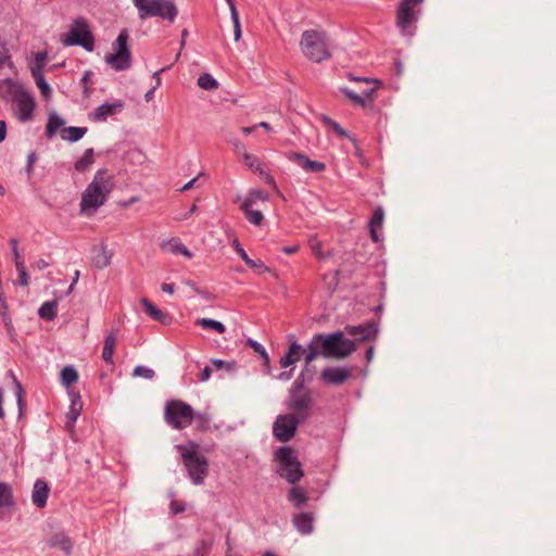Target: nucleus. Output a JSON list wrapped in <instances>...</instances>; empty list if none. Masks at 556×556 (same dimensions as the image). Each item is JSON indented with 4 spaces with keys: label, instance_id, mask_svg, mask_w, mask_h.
Returning a JSON list of instances; mask_svg holds the SVG:
<instances>
[{
    "label": "nucleus",
    "instance_id": "nucleus-1",
    "mask_svg": "<svg viewBox=\"0 0 556 556\" xmlns=\"http://www.w3.org/2000/svg\"><path fill=\"white\" fill-rule=\"evenodd\" d=\"M355 350V343L346 339L344 332L337 331L329 334H315L307 344V354L301 377L304 378L311 371L309 366L318 356L342 359L350 356Z\"/></svg>",
    "mask_w": 556,
    "mask_h": 556
},
{
    "label": "nucleus",
    "instance_id": "nucleus-2",
    "mask_svg": "<svg viewBox=\"0 0 556 556\" xmlns=\"http://www.w3.org/2000/svg\"><path fill=\"white\" fill-rule=\"evenodd\" d=\"M0 94L13 104V112L20 122H28L33 118L35 101L33 96L20 84L4 79L0 81Z\"/></svg>",
    "mask_w": 556,
    "mask_h": 556
},
{
    "label": "nucleus",
    "instance_id": "nucleus-3",
    "mask_svg": "<svg viewBox=\"0 0 556 556\" xmlns=\"http://www.w3.org/2000/svg\"><path fill=\"white\" fill-rule=\"evenodd\" d=\"M112 188L110 176H94L81 194L80 213L86 216L93 215L105 203Z\"/></svg>",
    "mask_w": 556,
    "mask_h": 556
},
{
    "label": "nucleus",
    "instance_id": "nucleus-4",
    "mask_svg": "<svg viewBox=\"0 0 556 556\" xmlns=\"http://www.w3.org/2000/svg\"><path fill=\"white\" fill-rule=\"evenodd\" d=\"M302 53L313 62H323L330 58V40L324 30L303 31L300 40Z\"/></svg>",
    "mask_w": 556,
    "mask_h": 556
},
{
    "label": "nucleus",
    "instance_id": "nucleus-5",
    "mask_svg": "<svg viewBox=\"0 0 556 556\" xmlns=\"http://www.w3.org/2000/svg\"><path fill=\"white\" fill-rule=\"evenodd\" d=\"M198 447L195 443L177 446L192 483L201 485L208 475V463L206 457L199 453Z\"/></svg>",
    "mask_w": 556,
    "mask_h": 556
},
{
    "label": "nucleus",
    "instance_id": "nucleus-6",
    "mask_svg": "<svg viewBox=\"0 0 556 556\" xmlns=\"http://www.w3.org/2000/svg\"><path fill=\"white\" fill-rule=\"evenodd\" d=\"M140 20L160 17L173 23L178 10L172 0H132Z\"/></svg>",
    "mask_w": 556,
    "mask_h": 556
},
{
    "label": "nucleus",
    "instance_id": "nucleus-7",
    "mask_svg": "<svg viewBox=\"0 0 556 556\" xmlns=\"http://www.w3.org/2000/svg\"><path fill=\"white\" fill-rule=\"evenodd\" d=\"M278 460V473L288 482L294 484L303 477L301 463L298 459L295 451L291 447H280L276 452Z\"/></svg>",
    "mask_w": 556,
    "mask_h": 556
},
{
    "label": "nucleus",
    "instance_id": "nucleus-8",
    "mask_svg": "<svg viewBox=\"0 0 556 556\" xmlns=\"http://www.w3.org/2000/svg\"><path fill=\"white\" fill-rule=\"evenodd\" d=\"M129 35L123 29L112 45V52L104 58L105 62L115 71L128 70L131 65V52L128 48Z\"/></svg>",
    "mask_w": 556,
    "mask_h": 556
},
{
    "label": "nucleus",
    "instance_id": "nucleus-9",
    "mask_svg": "<svg viewBox=\"0 0 556 556\" xmlns=\"http://www.w3.org/2000/svg\"><path fill=\"white\" fill-rule=\"evenodd\" d=\"M193 415V408L180 400H172L166 403L164 417L166 422L175 429L180 430L190 426Z\"/></svg>",
    "mask_w": 556,
    "mask_h": 556
},
{
    "label": "nucleus",
    "instance_id": "nucleus-10",
    "mask_svg": "<svg viewBox=\"0 0 556 556\" xmlns=\"http://www.w3.org/2000/svg\"><path fill=\"white\" fill-rule=\"evenodd\" d=\"M61 41L64 46H81L88 51L94 47L93 36L84 20H76L72 23L67 34L62 35Z\"/></svg>",
    "mask_w": 556,
    "mask_h": 556
},
{
    "label": "nucleus",
    "instance_id": "nucleus-11",
    "mask_svg": "<svg viewBox=\"0 0 556 556\" xmlns=\"http://www.w3.org/2000/svg\"><path fill=\"white\" fill-rule=\"evenodd\" d=\"M424 0H402L396 10V26L403 35L413 34V25L418 20L419 7Z\"/></svg>",
    "mask_w": 556,
    "mask_h": 556
},
{
    "label": "nucleus",
    "instance_id": "nucleus-12",
    "mask_svg": "<svg viewBox=\"0 0 556 556\" xmlns=\"http://www.w3.org/2000/svg\"><path fill=\"white\" fill-rule=\"evenodd\" d=\"M299 424L293 415H280L274 424V434L280 442H287L293 438Z\"/></svg>",
    "mask_w": 556,
    "mask_h": 556
},
{
    "label": "nucleus",
    "instance_id": "nucleus-13",
    "mask_svg": "<svg viewBox=\"0 0 556 556\" xmlns=\"http://www.w3.org/2000/svg\"><path fill=\"white\" fill-rule=\"evenodd\" d=\"M312 399L308 393H293L290 401V409L292 410L293 418L302 422L308 417Z\"/></svg>",
    "mask_w": 556,
    "mask_h": 556
},
{
    "label": "nucleus",
    "instance_id": "nucleus-14",
    "mask_svg": "<svg viewBox=\"0 0 556 556\" xmlns=\"http://www.w3.org/2000/svg\"><path fill=\"white\" fill-rule=\"evenodd\" d=\"M236 150L242 155V162L249 170L257 174H266L268 170L266 164L262 162L257 156L247 153L243 144H237Z\"/></svg>",
    "mask_w": 556,
    "mask_h": 556
},
{
    "label": "nucleus",
    "instance_id": "nucleus-15",
    "mask_svg": "<svg viewBox=\"0 0 556 556\" xmlns=\"http://www.w3.org/2000/svg\"><path fill=\"white\" fill-rule=\"evenodd\" d=\"M365 83L369 84L368 79H364ZM370 84H374V87L364 89L362 91V94H357L356 92L344 89V94L355 104L365 106L367 102L372 101V94L376 91V89L380 86V83L378 80H372Z\"/></svg>",
    "mask_w": 556,
    "mask_h": 556
},
{
    "label": "nucleus",
    "instance_id": "nucleus-16",
    "mask_svg": "<svg viewBox=\"0 0 556 556\" xmlns=\"http://www.w3.org/2000/svg\"><path fill=\"white\" fill-rule=\"evenodd\" d=\"M351 376L350 370L340 368V367H331L326 368L320 374V379L328 384H342L344 381L349 379Z\"/></svg>",
    "mask_w": 556,
    "mask_h": 556
},
{
    "label": "nucleus",
    "instance_id": "nucleus-17",
    "mask_svg": "<svg viewBox=\"0 0 556 556\" xmlns=\"http://www.w3.org/2000/svg\"><path fill=\"white\" fill-rule=\"evenodd\" d=\"M307 348L304 349L296 341L290 343L288 352L280 358V366L287 368L301 359L303 355L306 356Z\"/></svg>",
    "mask_w": 556,
    "mask_h": 556
},
{
    "label": "nucleus",
    "instance_id": "nucleus-18",
    "mask_svg": "<svg viewBox=\"0 0 556 556\" xmlns=\"http://www.w3.org/2000/svg\"><path fill=\"white\" fill-rule=\"evenodd\" d=\"M123 108L124 103L121 100H117L114 103H104L97 108L92 113V119L94 122H105L108 117L119 113Z\"/></svg>",
    "mask_w": 556,
    "mask_h": 556
},
{
    "label": "nucleus",
    "instance_id": "nucleus-19",
    "mask_svg": "<svg viewBox=\"0 0 556 556\" xmlns=\"http://www.w3.org/2000/svg\"><path fill=\"white\" fill-rule=\"evenodd\" d=\"M49 493L50 489L47 482L42 480H37L34 484V490L31 494L33 503L39 508L45 507Z\"/></svg>",
    "mask_w": 556,
    "mask_h": 556
},
{
    "label": "nucleus",
    "instance_id": "nucleus-20",
    "mask_svg": "<svg viewBox=\"0 0 556 556\" xmlns=\"http://www.w3.org/2000/svg\"><path fill=\"white\" fill-rule=\"evenodd\" d=\"M345 333L357 338L359 341H366L375 336L376 329L371 324L348 326L345 327Z\"/></svg>",
    "mask_w": 556,
    "mask_h": 556
},
{
    "label": "nucleus",
    "instance_id": "nucleus-21",
    "mask_svg": "<svg viewBox=\"0 0 556 556\" xmlns=\"http://www.w3.org/2000/svg\"><path fill=\"white\" fill-rule=\"evenodd\" d=\"M255 204H251V200H243L240 210L244 213L245 218L253 225L260 226L264 216L260 210L254 208Z\"/></svg>",
    "mask_w": 556,
    "mask_h": 556
},
{
    "label": "nucleus",
    "instance_id": "nucleus-22",
    "mask_svg": "<svg viewBox=\"0 0 556 556\" xmlns=\"http://www.w3.org/2000/svg\"><path fill=\"white\" fill-rule=\"evenodd\" d=\"M291 160L306 172H324L326 166L321 162L311 161L305 155L295 153Z\"/></svg>",
    "mask_w": 556,
    "mask_h": 556
},
{
    "label": "nucleus",
    "instance_id": "nucleus-23",
    "mask_svg": "<svg viewBox=\"0 0 556 556\" xmlns=\"http://www.w3.org/2000/svg\"><path fill=\"white\" fill-rule=\"evenodd\" d=\"M81 409H83V402L80 400V396L76 394L73 396L72 403L70 406V410L66 414L65 428L67 430L73 429L74 424L76 422Z\"/></svg>",
    "mask_w": 556,
    "mask_h": 556
},
{
    "label": "nucleus",
    "instance_id": "nucleus-24",
    "mask_svg": "<svg viewBox=\"0 0 556 556\" xmlns=\"http://www.w3.org/2000/svg\"><path fill=\"white\" fill-rule=\"evenodd\" d=\"M141 304L144 307L146 313L154 320L160 321L162 324H168L170 317L159 309L153 303H151L148 299H141Z\"/></svg>",
    "mask_w": 556,
    "mask_h": 556
},
{
    "label": "nucleus",
    "instance_id": "nucleus-25",
    "mask_svg": "<svg viewBox=\"0 0 556 556\" xmlns=\"http://www.w3.org/2000/svg\"><path fill=\"white\" fill-rule=\"evenodd\" d=\"M293 523L302 534H309L313 531V516L307 513H301L294 517Z\"/></svg>",
    "mask_w": 556,
    "mask_h": 556
},
{
    "label": "nucleus",
    "instance_id": "nucleus-26",
    "mask_svg": "<svg viewBox=\"0 0 556 556\" xmlns=\"http://www.w3.org/2000/svg\"><path fill=\"white\" fill-rule=\"evenodd\" d=\"M49 545L53 547H59L65 553H70L73 547L71 539L62 532L52 534L49 539Z\"/></svg>",
    "mask_w": 556,
    "mask_h": 556
},
{
    "label": "nucleus",
    "instance_id": "nucleus-27",
    "mask_svg": "<svg viewBox=\"0 0 556 556\" xmlns=\"http://www.w3.org/2000/svg\"><path fill=\"white\" fill-rule=\"evenodd\" d=\"M232 247L248 266H250L251 268H260L263 270H267L262 261H253L252 258L249 257V254H247V252L241 247L238 240L235 239L232 241Z\"/></svg>",
    "mask_w": 556,
    "mask_h": 556
},
{
    "label": "nucleus",
    "instance_id": "nucleus-28",
    "mask_svg": "<svg viewBox=\"0 0 556 556\" xmlns=\"http://www.w3.org/2000/svg\"><path fill=\"white\" fill-rule=\"evenodd\" d=\"M87 132L86 127H65L61 130V138L71 142L78 141Z\"/></svg>",
    "mask_w": 556,
    "mask_h": 556
},
{
    "label": "nucleus",
    "instance_id": "nucleus-29",
    "mask_svg": "<svg viewBox=\"0 0 556 556\" xmlns=\"http://www.w3.org/2000/svg\"><path fill=\"white\" fill-rule=\"evenodd\" d=\"M116 346V336L111 332L106 336L104 340V346L102 351V358L104 362L112 364L113 363V354Z\"/></svg>",
    "mask_w": 556,
    "mask_h": 556
},
{
    "label": "nucleus",
    "instance_id": "nucleus-30",
    "mask_svg": "<svg viewBox=\"0 0 556 556\" xmlns=\"http://www.w3.org/2000/svg\"><path fill=\"white\" fill-rule=\"evenodd\" d=\"M14 505V498L12 489L9 484L0 482V510L3 508H10ZM2 515L0 514V518Z\"/></svg>",
    "mask_w": 556,
    "mask_h": 556
},
{
    "label": "nucleus",
    "instance_id": "nucleus-31",
    "mask_svg": "<svg viewBox=\"0 0 556 556\" xmlns=\"http://www.w3.org/2000/svg\"><path fill=\"white\" fill-rule=\"evenodd\" d=\"M383 218H384L383 210L381 207H377L372 214L370 222H369L370 235L375 242H377L379 240L378 235H377V228L382 226Z\"/></svg>",
    "mask_w": 556,
    "mask_h": 556
},
{
    "label": "nucleus",
    "instance_id": "nucleus-32",
    "mask_svg": "<svg viewBox=\"0 0 556 556\" xmlns=\"http://www.w3.org/2000/svg\"><path fill=\"white\" fill-rule=\"evenodd\" d=\"M48 52L39 51L35 54L34 60L30 64L31 74H41L43 73V68L47 64Z\"/></svg>",
    "mask_w": 556,
    "mask_h": 556
},
{
    "label": "nucleus",
    "instance_id": "nucleus-33",
    "mask_svg": "<svg viewBox=\"0 0 556 556\" xmlns=\"http://www.w3.org/2000/svg\"><path fill=\"white\" fill-rule=\"evenodd\" d=\"M58 302L48 301L45 302L39 308V316L46 320H53L56 316Z\"/></svg>",
    "mask_w": 556,
    "mask_h": 556
},
{
    "label": "nucleus",
    "instance_id": "nucleus-34",
    "mask_svg": "<svg viewBox=\"0 0 556 556\" xmlns=\"http://www.w3.org/2000/svg\"><path fill=\"white\" fill-rule=\"evenodd\" d=\"M195 324L203 329H212L218 333H224L226 331L224 324L211 318H199Z\"/></svg>",
    "mask_w": 556,
    "mask_h": 556
},
{
    "label": "nucleus",
    "instance_id": "nucleus-35",
    "mask_svg": "<svg viewBox=\"0 0 556 556\" xmlns=\"http://www.w3.org/2000/svg\"><path fill=\"white\" fill-rule=\"evenodd\" d=\"M226 1L229 4L230 12H231V21L233 23L235 40L239 41L241 38V25H240L239 14H238V11L236 9L233 1L232 0H226Z\"/></svg>",
    "mask_w": 556,
    "mask_h": 556
},
{
    "label": "nucleus",
    "instance_id": "nucleus-36",
    "mask_svg": "<svg viewBox=\"0 0 556 556\" xmlns=\"http://www.w3.org/2000/svg\"><path fill=\"white\" fill-rule=\"evenodd\" d=\"M93 150L87 149L84 155L76 162L75 168L78 172H85L89 169V166L93 163Z\"/></svg>",
    "mask_w": 556,
    "mask_h": 556
},
{
    "label": "nucleus",
    "instance_id": "nucleus-37",
    "mask_svg": "<svg viewBox=\"0 0 556 556\" xmlns=\"http://www.w3.org/2000/svg\"><path fill=\"white\" fill-rule=\"evenodd\" d=\"M198 86L204 90H216L219 84L212 75L205 73L199 76Z\"/></svg>",
    "mask_w": 556,
    "mask_h": 556
},
{
    "label": "nucleus",
    "instance_id": "nucleus-38",
    "mask_svg": "<svg viewBox=\"0 0 556 556\" xmlns=\"http://www.w3.org/2000/svg\"><path fill=\"white\" fill-rule=\"evenodd\" d=\"M78 380V372L71 366H66L61 371V381L65 387H70Z\"/></svg>",
    "mask_w": 556,
    "mask_h": 556
},
{
    "label": "nucleus",
    "instance_id": "nucleus-39",
    "mask_svg": "<svg viewBox=\"0 0 556 556\" xmlns=\"http://www.w3.org/2000/svg\"><path fill=\"white\" fill-rule=\"evenodd\" d=\"M289 500L299 508L306 502L307 497L304 490L293 486L289 492Z\"/></svg>",
    "mask_w": 556,
    "mask_h": 556
},
{
    "label": "nucleus",
    "instance_id": "nucleus-40",
    "mask_svg": "<svg viewBox=\"0 0 556 556\" xmlns=\"http://www.w3.org/2000/svg\"><path fill=\"white\" fill-rule=\"evenodd\" d=\"M64 125V121L56 114H51L48 119L46 132L49 137H52L59 128Z\"/></svg>",
    "mask_w": 556,
    "mask_h": 556
},
{
    "label": "nucleus",
    "instance_id": "nucleus-41",
    "mask_svg": "<svg viewBox=\"0 0 556 556\" xmlns=\"http://www.w3.org/2000/svg\"><path fill=\"white\" fill-rule=\"evenodd\" d=\"M320 121L323 122V124L328 128L330 129L331 131H333L338 137L340 138H344L348 136L346 131L337 123L334 122L333 119H331L330 117L328 116H325L323 115Z\"/></svg>",
    "mask_w": 556,
    "mask_h": 556
},
{
    "label": "nucleus",
    "instance_id": "nucleus-42",
    "mask_svg": "<svg viewBox=\"0 0 556 556\" xmlns=\"http://www.w3.org/2000/svg\"><path fill=\"white\" fill-rule=\"evenodd\" d=\"M110 262H111V254L105 249H101L93 256V264L99 269L105 268L110 264Z\"/></svg>",
    "mask_w": 556,
    "mask_h": 556
},
{
    "label": "nucleus",
    "instance_id": "nucleus-43",
    "mask_svg": "<svg viewBox=\"0 0 556 556\" xmlns=\"http://www.w3.org/2000/svg\"><path fill=\"white\" fill-rule=\"evenodd\" d=\"M185 244L179 239H170L167 242L162 243L161 248L172 254H180Z\"/></svg>",
    "mask_w": 556,
    "mask_h": 556
},
{
    "label": "nucleus",
    "instance_id": "nucleus-44",
    "mask_svg": "<svg viewBox=\"0 0 556 556\" xmlns=\"http://www.w3.org/2000/svg\"><path fill=\"white\" fill-rule=\"evenodd\" d=\"M31 75H33V77L35 79V83H36L37 87L39 88L41 94L45 98H49L50 94H51V88L48 85V83L46 81V79L43 77V73H41V74H31Z\"/></svg>",
    "mask_w": 556,
    "mask_h": 556
},
{
    "label": "nucleus",
    "instance_id": "nucleus-45",
    "mask_svg": "<svg viewBox=\"0 0 556 556\" xmlns=\"http://www.w3.org/2000/svg\"><path fill=\"white\" fill-rule=\"evenodd\" d=\"M155 376L154 370L147 368L144 366H137L132 371V377H140L144 379H153Z\"/></svg>",
    "mask_w": 556,
    "mask_h": 556
},
{
    "label": "nucleus",
    "instance_id": "nucleus-46",
    "mask_svg": "<svg viewBox=\"0 0 556 556\" xmlns=\"http://www.w3.org/2000/svg\"><path fill=\"white\" fill-rule=\"evenodd\" d=\"M244 200H251V204H256L258 201H267L268 194L262 190H252Z\"/></svg>",
    "mask_w": 556,
    "mask_h": 556
},
{
    "label": "nucleus",
    "instance_id": "nucleus-47",
    "mask_svg": "<svg viewBox=\"0 0 556 556\" xmlns=\"http://www.w3.org/2000/svg\"><path fill=\"white\" fill-rule=\"evenodd\" d=\"M248 344L253 349L254 352H256L257 354L261 355V357L266 362L268 363L269 361V357H268V354L266 353L265 349L263 348L262 344H260L258 342L252 340V339H249L248 340Z\"/></svg>",
    "mask_w": 556,
    "mask_h": 556
},
{
    "label": "nucleus",
    "instance_id": "nucleus-48",
    "mask_svg": "<svg viewBox=\"0 0 556 556\" xmlns=\"http://www.w3.org/2000/svg\"><path fill=\"white\" fill-rule=\"evenodd\" d=\"M170 509L174 514H179V513H182L185 510V506L182 503L180 502H177V501H173L170 503Z\"/></svg>",
    "mask_w": 556,
    "mask_h": 556
},
{
    "label": "nucleus",
    "instance_id": "nucleus-49",
    "mask_svg": "<svg viewBox=\"0 0 556 556\" xmlns=\"http://www.w3.org/2000/svg\"><path fill=\"white\" fill-rule=\"evenodd\" d=\"M212 364L217 368H227L228 370H231L232 366L222 359H212Z\"/></svg>",
    "mask_w": 556,
    "mask_h": 556
},
{
    "label": "nucleus",
    "instance_id": "nucleus-50",
    "mask_svg": "<svg viewBox=\"0 0 556 556\" xmlns=\"http://www.w3.org/2000/svg\"><path fill=\"white\" fill-rule=\"evenodd\" d=\"M20 276V285L23 287H27L29 285V276L27 270L18 273Z\"/></svg>",
    "mask_w": 556,
    "mask_h": 556
},
{
    "label": "nucleus",
    "instance_id": "nucleus-51",
    "mask_svg": "<svg viewBox=\"0 0 556 556\" xmlns=\"http://www.w3.org/2000/svg\"><path fill=\"white\" fill-rule=\"evenodd\" d=\"M49 263L42 258L36 261L34 264H33V267L38 269V270H43L46 269L47 267H49Z\"/></svg>",
    "mask_w": 556,
    "mask_h": 556
},
{
    "label": "nucleus",
    "instance_id": "nucleus-52",
    "mask_svg": "<svg viewBox=\"0 0 556 556\" xmlns=\"http://www.w3.org/2000/svg\"><path fill=\"white\" fill-rule=\"evenodd\" d=\"M210 549V545L205 542V541H202L200 543V546L197 548L195 553L197 555H205Z\"/></svg>",
    "mask_w": 556,
    "mask_h": 556
},
{
    "label": "nucleus",
    "instance_id": "nucleus-53",
    "mask_svg": "<svg viewBox=\"0 0 556 556\" xmlns=\"http://www.w3.org/2000/svg\"><path fill=\"white\" fill-rule=\"evenodd\" d=\"M312 250L314 251L315 255H316L318 258H325V254H324V253H323V251H321V247H320V243H319V242L313 243V244H312Z\"/></svg>",
    "mask_w": 556,
    "mask_h": 556
},
{
    "label": "nucleus",
    "instance_id": "nucleus-54",
    "mask_svg": "<svg viewBox=\"0 0 556 556\" xmlns=\"http://www.w3.org/2000/svg\"><path fill=\"white\" fill-rule=\"evenodd\" d=\"M14 382L16 384V389H17V404H18V407H20V410L22 409V392H23V389H22V386L20 384V382L14 378Z\"/></svg>",
    "mask_w": 556,
    "mask_h": 556
},
{
    "label": "nucleus",
    "instance_id": "nucleus-55",
    "mask_svg": "<svg viewBox=\"0 0 556 556\" xmlns=\"http://www.w3.org/2000/svg\"><path fill=\"white\" fill-rule=\"evenodd\" d=\"M211 375H212V369H211L210 367H207V366H206V367L202 370V372H201L200 380H201V381H206V380H208V379H210Z\"/></svg>",
    "mask_w": 556,
    "mask_h": 556
},
{
    "label": "nucleus",
    "instance_id": "nucleus-56",
    "mask_svg": "<svg viewBox=\"0 0 556 556\" xmlns=\"http://www.w3.org/2000/svg\"><path fill=\"white\" fill-rule=\"evenodd\" d=\"M7 136V125L3 121L0 119V142L5 139Z\"/></svg>",
    "mask_w": 556,
    "mask_h": 556
},
{
    "label": "nucleus",
    "instance_id": "nucleus-57",
    "mask_svg": "<svg viewBox=\"0 0 556 556\" xmlns=\"http://www.w3.org/2000/svg\"><path fill=\"white\" fill-rule=\"evenodd\" d=\"M197 180H198V177H195V178L191 179L188 184H186L185 186H182V187L179 189V191H180V192H184V191H188V190H190V189L194 186V184L197 182Z\"/></svg>",
    "mask_w": 556,
    "mask_h": 556
},
{
    "label": "nucleus",
    "instance_id": "nucleus-58",
    "mask_svg": "<svg viewBox=\"0 0 556 556\" xmlns=\"http://www.w3.org/2000/svg\"><path fill=\"white\" fill-rule=\"evenodd\" d=\"M36 161H37V156H36V154H35V153L29 154V156H28V163H27V168H26L27 173H29V172L33 169V168H31V166H33V164H34Z\"/></svg>",
    "mask_w": 556,
    "mask_h": 556
},
{
    "label": "nucleus",
    "instance_id": "nucleus-59",
    "mask_svg": "<svg viewBox=\"0 0 556 556\" xmlns=\"http://www.w3.org/2000/svg\"><path fill=\"white\" fill-rule=\"evenodd\" d=\"M8 59L7 49L0 46V67L4 64Z\"/></svg>",
    "mask_w": 556,
    "mask_h": 556
},
{
    "label": "nucleus",
    "instance_id": "nucleus-60",
    "mask_svg": "<svg viewBox=\"0 0 556 556\" xmlns=\"http://www.w3.org/2000/svg\"><path fill=\"white\" fill-rule=\"evenodd\" d=\"M161 288H162V291H164L166 293H169V294L174 293V285L173 283L164 282Z\"/></svg>",
    "mask_w": 556,
    "mask_h": 556
},
{
    "label": "nucleus",
    "instance_id": "nucleus-61",
    "mask_svg": "<svg viewBox=\"0 0 556 556\" xmlns=\"http://www.w3.org/2000/svg\"><path fill=\"white\" fill-rule=\"evenodd\" d=\"M15 267L17 273L26 270V266L23 260H15Z\"/></svg>",
    "mask_w": 556,
    "mask_h": 556
},
{
    "label": "nucleus",
    "instance_id": "nucleus-62",
    "mask_svg": "<svg viewBox=\"0 0 556 556\" xmlns=\"http://www.w3.org/2000/svg\"><path fill=\"white\" fill-rule=\"evenodd\" d=\"M165 70H166L165 67L161 68L160 71H157L153 74V78L155 79V86H154L155 88H157L161 85L162 80H161L160 74H161V72H164Z\"/></svg>",
    "mask_w": 556,
    "mask_h": 556
},
{
    "label": "nucleus",
    "instance_id": "nucleus-63",
    "mask_svg": "<svg viewBox=\"0 0 556 556\" xmlns=\"http://www.w3.org/2000/svg\"><path fill=\"white\" fill-rule=\"evenodd\" d=\"M292 371H293V369H291L290 371L281 372L278 376V379L279 380H290L292 378Z\"/></svg>",
    "mask_w": 556,
    "mask_h": 556
},
{
    "label": "nucleus",
    "instance_id": "nucleus-64",
    "mask_svg": "<svg viewBox=\"0 0 556 556\" xmlns=\"http://www.w3.org/2000/svg\"><path fill=\"white\" fill-rule=\"evenodd\" d=\"M155 87H153L152 89H150L146 94H144V99L147 102L151 101L154 97V91H155Z\"/></svg>",
    "mask_w": 556,
    "mask_h": 556
}]
</instances>
